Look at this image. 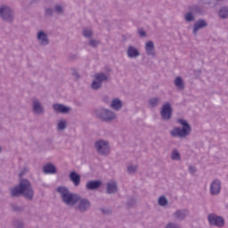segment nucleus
<instances>
[{
    "instance_id": "nucleus-1",
    "label": "nucleus",
    "mask_w": 228,
    "mask_h": 228,
    "mask_svg": "<svg viewBox=\"0 0 228 228\" xmlns=\"http://www.w3.org/2000/svg\"><path fill=\"white\" fill-rule=\"evenodd\" d=\"M10 195L14 198L22 196L26 200H33L35 198V190H33L31 182L28 179H21L18 185L10 189Z\"/></svg>"
},
{
    "instance_id": "nucleus-2",
    "label": "nucleus",
    "mask_w": 228,
    "mask_h": 228,
    "mask_svg": "<svg viewBox=\"0 0 228 228\" xmlns=\"http://www.w3.org/2000/svg\"><path fill=\"white\" fill-rule=\"evenodd\" d=\"M57 193L61 195L63 204H66V206H76V201L77 200L79 194L70 192L69 187L65 186H59L57 188Z\"/></svg>"
},
{
    "instance_id": "nucleus-3",
    "label": "nucleus",
    "mask_w": 228,
    "mask_h": 228,
    "mask_svg": "<svg viewBox=\"0 0 228 228\" xmlns=\"http://www.w3.org/2000/svg\"><path fill=\"white\" fill-rule=\"evenodd\" d=\"M178 124H181L182 128L176 126L170 131L171 136L175 138H186L191 133V126L189 125L188 121L184 119H177Z\"/></svg>"
},
{
    "instance_id": "nucleus-4",
    "label": "nucleus",
    "mask_w": 228,
    "mask_h": 228,
    "mask_svg": "<svg viewBox=\"0 0 228 228\" xmlns=\"http://www.w3.org/2000/svg\"><path fill=\"white\" fill-rule=\"evenodd\" d=\"M94 79L91 84V88L93 90H100V88H102V83H108L111 79V75L110 73L99 72L94 75Z\"/></svg>"
},
{
    "instance_id": "nucleus-5",
    "label": "nucleus",
    "mask_w": 228,
    "mask_h": 228,
    "mask_svg": "<svg viewBox=\"0 0 228 228\" xmlns=\"http://www.w3.org/2000/svg\"><path fill=\"white\" fill-rule=\"evenodd\" d=\"M95 115L102 122H113L117 118V114L110 109L101 108L95 110Z\"/></svg>"
},
{
    "instance_id": "nucleus-6",
    "label": "nucleus",
    "mask_w": 228,
    "mask_h": 228,
    "mask_svg": "<svg viewBox=\"0 0 228 228\" xmlns=\"http://www.w3.org/2000/svg\"><path fill=\"white\" fill-rule=\"evenodd\" d=\"M94 149L100 156H110L111 152L110 142L103 139H99L94 142Z\"/></svg>"
},
{
    "instance_id": "nucleus-7",
    "label": "nucleus",
    "mask_w": 228,
    "mask_h": 228,
    "mask_svg": "<svg viewBox=\"0 0 228 228\" xmlns=\"http://www.w3.org/2000/svg\"><path fill=\"white\" fill-rule=\"evenodd\" d=\"M76 209L79 213H86L92 208V203L90 202V200L86 198L81 197V195L78 194L77 200H76Z\"/></svg>"
},
{
    "instance_id": "nucleus-8",
    "label": "nucleus",
    "mask_w": 228,
    "mask_h": 228,
    "mask_svg": "<svg viewBox=\"0 0 228 228\" xmlns=\"http://www.w3.org/2000/svg\"><path fill=\"white\" fill-rule=\"evenodd\" d=\"M0 17L4 22H13V10L6 4L1 5Z\"/></svg>"
},
{
    "instance_id": "nucleus-9",
    "label": "nucleus",
    "mask_w": 228,
    "mask_h": 228,
    "mask_svg": "<svg viewBox=\"0 0 228 228\" xmlns=\"http://www.w3.org/2000/svg\"><path fill=\"white\" fill-rule=\"evenodd\" d=\"M208 220L209 225H212L213 227H224V225H225V219L215 213L208 214Z\"/></svg>"
},
{
    "instance_id": "nucleus-10",
    "label": "nucleus",
    "mask_w": 228,
    "mask_h": 228,
    "mask_svg": "<svg viewBox=\"0 0 228 228\" xmlns=\"http://www.w3.org/2000/svg\"><path fill=\"white\" fill-rule=\"evenodd\" d=\"M222 191V181L220 179H214L210 183L209 186V193L212 195V197H217V195H220V192Z\"/></svg>"
},
{
    "instance_id": "nucleus-11",
    "label": "nucleus",
    "mask_w": 228,
    "mask_h": 228,
    "mask_svg": "<svg viewBox=\"0 0 228 228\" xmlns=\"http://www.w3.org/2000/svg\"><path fill=\"white\" fill-rule=\"evenodd\" d=\"M37 40L39 45H41L42 47H46V45H49L50 40H49V35L45 33L44 30H39L37 33Z\"/></svg>"
},
{
    "instance_id": "nucleus-12",
    "label": "nucleus",
    "mask_w": 228,
    "mask_h": 228,
    "mask_svg": "<svg viewBox=\"0 0 228 228\" xmlns=\"http://www.w3.org/2000/svg\"><path fill=\"white\" fill-rule=\"evenodd\" d=\"M160 115L163 120L168 121L172 118V105L167 102L162 106Z\"/></svg>"
},
{
    "instance_id": "nucleus-13",
    "label": "nucleus",
    "mask_w": 228,
    "mask_h": 228,
    "mask_svg": "<svg viewBox=\"0 0 228 228\" xmlns=\"http://www.w3.org/2000/svg\"><path fill=\"white\" fill-rule=\"evenodd\" d=\"M189 216L190 210L186 208L178 209L173 213V217L175 218V220H177L178 222H183V220H185L186 217Z\"/></svg>"
},
{
    "instance_id": "nucleus-14",
    "label": "nucleus",
    "mask_w": 228,
    "mask_h": 228,
    "mask_svg": "<svg viewBox=\"0 0 228 228\" xmlns=\"http://www.w3.org/2000/svg\"><path fill=\"white\" fill-rule=\"evenodd\" d=\"M32 110L36 115H44L45 113V109L42 102L38 99H34L32 102Z\"/></svg>"
},
{
    "instance_id": "nucleus-15",
    "label": "nucleus",
    "mask_w": 228,
    "mask_h": 228,
    "mask_svg": "<svg viewBox=\"0 0 228 228\" xmlns=\"http://www.w3.org/2000/svg\"><path fill=\"white\" fill-rule=\"evenodd\" d=\"M208 21L204 19H200L198 20L194 24H193V28H192V33L193 35H197L200 29H204V28H208Z\"/></svg>"
},
{
    "instance_id": "nucleus-16",
    "label": "nucleus",
    "mask_w": 228,
    "mask_h": 228,
    "mask_svg": "<svg viewBox=\"0 0 228 228\" xmlns=\"http://www.w3.org/2000/svg\"><path fill=\"white\" fill-rule=\"evenodd\" d=\"M140 50L133 45H128L126 49V55L130 60H136L140 56Z\"/></svg>"
},
{
    "instance_id": "nucleus-17",
    "label": "nucleus",
    "mask_w": 228,
    "mask_h": 228,
    "mask_svg": "<svg viewBox=\"0 0 228 228\" xmlns=\"http://www.w3.org/2000/svg\"><path fill=\"white\" fill-rule=\"evenodd\" d=\"M101 186H102V181L101 180H91L86 184V188L89 191H95V190H99Z\"/></svg>"
},
{
    "instance_id": "nucleus-18",
    "label": "nucleus",
    "mask_w": 228,
    "mask_h": 228,
    "mask_svg": "<svg viewBox=\"0 0 228 228\" xmlns=\"http://www.w3.org/2000/svg\"><path fill=\"white\" fill-rule=\"evenodd\" d=\"M191 12H193V13H197L198 15H206V12H208V7L206 5H200V4H193L189 8Z\"/></svg>"
},
{
    "instance_id": "nucleus-19",
    "label": "nucleus",
    "mask_w": 228,
    "mask_h": 228,
    "mask_svg": "<svg viewBox=\"0 0 228 228\" xmlns=\"http://www.w3.org/2000/svg\"><path fill=\"white\" fill-rule=\"evenodd\" d=\"M118 184L117 183V182L112 181L107 183V188H106L107 195H113L115 193H118Z\"/></svg>"
},
{
    "instance_id": "nucleus-20",
    "label": "nucleus",
    "mask_w": 228,
    "mask_h": 228,
    "mask_svg": "<svg viewBox=\"0 0 228 228\" xmlns=\"http://www.w3.org/2000/svg\"><path fill=\"white\" fill-rule=\"evenodd\" d=\"M53 110L56 112V113H63V114H67L70 112V107H67L64 104L61 103H54L53 105Z\"/></svg>"
},
{
    "instance_id": "nucleus-21",
    "label": "nucleus",
    "mask_w": 228,
    "mask_h": 228,
    "mask_svg": "<svg viewBox=\"0 0 228 228\" xmlns=\"http://www.w3.org/2000/svg\"><path fill=\"white\" fill-rule=\"evenodd\" d=\"M145 51H146V54L148 56H151V58H154L156 56V50L154 48V42H152V41L146 42Z\"/></svg>"
},
{
    "instance_id": "nucleus-22",
    "label": "nucleus",
    "mask_w": 228,
    "mask_h": 228,
    "mask_svg": "<svg viewBox=\"0 0 228 228\" xmlns=\"http://www.w3.org/2000/svg\"><path fill=\"white\" fill-rule=\"evenodd\" d=\"M69 179L72 181L74 186H79L81 184V175L75 171L69 173Z\"/></svg>"
},
{
    "instance_id": "nucleus-23",
    "label": "nucleus",
    "mask_w": 228,
    "mask_h": 228,
    "mask_svg": "<svg viewBox=\"0 0 228 228\" xmlns=\"http://www.w3.org/2000/svg\"><path fill=\"white\" fill-rule=\"evenodd\" d=\"M122 101H120L118 98H115L110 102V108L115 111H120V110H122Z\"/></svg>"
},
{
    "instance_id": "nucleus-24",
    "label": "nucleus",
    "mask_w": 228,
    "mask_h": 228,
    "mask_svg": "<svg viewBox=\"0 0 228 228\" xmlns=\"http://www.w3.org/2000/svg\"><path fill=\"white\" fill-rule=\"evenodd\" d=\"M45 174H56V166L49 163L43 167Z\"/></svg>"
},
{
    "instance_id": "nucleus-25",
    "label": "nucleus",
    "mask_w": 228,
    "mask_h": 228,
    "mask_svg": "<svg viewBox=\"0 0 228 228\" xmlns=\"http://www.w3.org/2000/svg\"><path fill=\"white\" fill-rule=\"evenodd\" d=\"M218 16L220 19H228V6H221L218 12Z\"/></svg>"
},
{
    "instance_id": "nucleus-26",
    "label": "nucleus",
    "mask_w": 228,
    "mask_h": 228,
    "mask_svg": "<svg viewBox=\"0 0 228 228\" xmlns=\"http://www.w3.org/2000/svg\"><path fill=\"white\" fill-rule=\"evenodd\" d=\"M148 104L150 108H157V106H159V104H161V99L152 97L148 101Z\"/></svg>"
},
{
    "instance_id": "nucleus-27",
    "label": "nucleus",
    "mask_w": 228,
    "mask_h": 228,
    "mask_svg": "<svg viewBox=\"0 0 228 228\" xmlns=\"http://www.w3.org/2000/svg\"><path fill=\"white\" fill-rule=\"evenodd\" d=\"M175 86L178 90H184V82H183V78L181 77H177L175 79Z\"/></svg>"
},
{
    "instance_id": "nucleus-28",
    "label": "nucleus",
    "mask_w": 228,
    "mask_h": 228,
    "mask_svg": "<svg viewBox=\"0 0 228 228\" xmlns=\"http://www.w3.org/2000/svg\"><path fill=\"white\" fill-rule=\"evenodd\" d=\"M183 19L185 22H195V14L191 12H188L184 14Z\"/></svg>"
},
{
    "instance_id": "nucleus-29",
    "label": "nucleus",
    "mask_w": 228,
    "mask_h": 228,
    "mask_svg": "<svg viewBox=\"0 0 228 228\" xmlns=\"http://www.w3.org/2000/svg\"><path fill=\"white\" fill-rule=\"evenodd\" d=\"M54 12L55 13H57V15H63V12H65V9L63 8V4H56L54 5Z\"/></svg>"
},
{
    "instance_id": "nucleus-30",
    "label": "nucleus",
    "mask_w": 228,
    "mask_h": 228,
    "mask_svg": "<svg viewBox=\"0 0 228 228\" xmlns=\"http://www.w3.org/2000/svg\"><path fill=\"white\" fill-rule=\"evenodd\" d=\"M10 208L15 213H20V212L24 211V208L17 205L16 203H11Z\"/></svg>"
},
{
    "instance_id": "nucleus-31",
    "label": "nucleus",
    "mask_w": 228,
    "mask_h": 228,
    "mask_svg": "<svg viewBox=\"0 0 228 228\" xmlns=\"http://www.w3.org/2000/svg\"><path fill=\"white\" fill-rule=\"evenodd\" d=\"M171 159L173 161H179V159H181V153H179L176 149L173 150L171 153Z\"/></svg>"
},
{
    "instance_id": "nucleus-32",
    "label": "nucleus",
    "mask_w": 228,
    "mask_h": 228,
    "mask_svg": "<svg viewBox=\"0 0 228 228\" xmlns=\"http://www.w3.org/2000/svg\"><path fill=\"white\" fill-rule=\"evenodd\" d=\"M57 129H58V131H63V130L67 129V121L60 120L57 124Z\"/></svg>"
},
{
    "instance_id": "nucleus-33",
    "label": "nucleus",
    "mask_w": 228,
    "mask_h": 228,
    "mask_svg": "<svg viewBox=\"0 0 228 228\" xmlns=\"http://www.w3.org/2000/svg\"><path fill=\"white\" fill-rule=\"evenodd\" d=\"M82 35L86 38H92V37H94V31H92V29H84Z\"/></svg>"
},
{
    "instance_id": "nucleus-34",
    "label": "nucleus",
    "mask_w": 228,
    "mask_h": 228,
    "mask_svg": "<svg viewBox=\"0 0 228 228\" xmlns=\"http://www.w3.org/2000/svg\"><path fill=\"white\" fill-rule=\"evenodd\" d=\"M167 204H168V200H167V197L160 196L159 198V206L165 207V206H167Z\"/></svg>"
},
{
    "instance_id": "nucleus-35",
    "label": "nucleus",
    "mask_w": 228,
    "mask_h": 228,
    "mask_svg": "<svg viewBox=\"0 0 228 228\" xmlns=\"http://www.w3.org/2000/svg\"><path fill=\"white\" fill-rule=\"evenodd\" d=\"M136 204H137L136 199L129 198L127 200L126 206H128V208H134V206H136Z\"/></svg>"
},
{
    "instance_id": "nucleus-36",
    "label": "nucleus",
    "mask_w": 228,
    "mask_h": 228,
    "mask_svg": "<svg viewBox=\"0 0 228 228\" xmlns=\"http://www.w3.org/2000/svg\"><path fill=\"white\" fill-rule=\"evenodd\" d=\"M45 13L47 17H53V13H54V10L53 8H46L45 10Z\"/></svg>"
},
{
    "instance_id": "nucleus-37",
    "label": "nucleus",
    "mask_w": 228,
    "mask_h": 228,
    "mask_svg": "<svg viewBox=\"0 0 228 228\" xmlns=\"http://www.w3.org/2000/svg\"><path fill=\"white\" fill-rule=\"evenodd\" d=\"M101 43L96 39H91L89 40V45L91 47H97Z\"/></svg>"
},
{
    "instance_id": "nucleus-38",
    "label": "nucleus",
    "mask_w": 228,
    "mask_h": 228,
    "mask_svg": "<svg viewBox=\"0 0 228 228\" xmlns=\"http://www.w3.org/2000/svg\"><path fill=\"white\" fill-rule=\"evenodd\" d=\"M14 227L16 228H24V222L20 220L14 221Z\"/></svg>"
},
{
    "instance_id": "nucleus-39",
    "label": "nucleus",
    "mask_w": 228,
    "mask_h": 228,
    "mask_svg": "<svg viewBox=\"0 0 228 228\" xmlns=\"http://www.w3.org/2000/svg\"><path fill=\"white\" fill-rule=\"evenodd\" d=\"M137 167L136 166H128L127 172L128 174H134L136 172Z\"/></svg>"
},
{
    "instance_id": "nucleus-40",
    "label": "nucleus",
    "mask_w": 228,
    "mask_h": 228,
    "mask_svg": "<svg viewBox=\"0 0 228 228\" xmlns=\"http://www.w3.org/2000/svg\"><path fill=\"white\" fill-rule=\"evenodd\" d=\"M165 228H181V225L175 223H168Z\"/></svg>"
},
{
    "instance_id": "nucleus-41",
    "label": "nucleus",
    "mask_w": 228,
    "mask_h": 228,
    "mask_svg": "<svg viewBox=\"0 0 228 228\" xmlns=\"http://www.w3.org/2000/svg\"><path fill=\"white\" fill-rule=\"evenodd\" d=\"M100 211L103 213V215H111V209L110 208H101Z\"/></svg>"
},
{
    "instance_id": "nucleus-42",
    "label": "nucleus",
    "mask_w": 228,
    "mask_h": 228,
    "mask_svg": "<svg viewBox=\"0 0 228 228\" xmlns=\"http://www.w3.org/2000/svg\"><path fill=\"white\" fill-rule=\"evenodd\" d=\"M72 76H73V77H75L76 79H79V77H80L79 73H78L77 70H76V69L73 70Z\"/></svg>"
},
{
    "instance_id": "nucleus-43",
    "label": "nucleus",
    "mask_w": 228,
    "mask_h": 228,
    "mask_svg": "<svg viewBox=\"0 0 228 228\" xmlns=\"http://www.w3.org/2000/svg\"><path fill=\"white\" fill-rule=\"evenodd\" d=\"M189 172H190V174H195V172H197V167H195L193 166H190Z\"/></svg>"
},
{
    "instance_id": "nucleus-44",
    "label": "nucleus",
    "mask_w": 228,
    "mask_h": 228,
    "mask_svg": "<svg viewBox=\"0 0 228 228\" xmlns=\"http://www.w3.org/2000/svg\"><path fill=\"white\" fill-rule=\"evenodd\" d=\"M28 174V169L24 168L22 171L20 172L19 175L20 177H22L23 175H26Z\"/></svg>"
},
{
    "instance_id": "nucleus-45",
    "label": "nucleus",
    "mask_w": 228,
    "mask_h": 228,
    "mask_svg": "<svg viewBox=\"0 0 228 228\" xmlns=\"http://www.w3.org/2000/svg\"><path fill=\"white\" fill-rule=\"evenodd\" d=\"M139 35L140 37H147V33H145L143 30H139Z\"/></svg>"
},
{
    "instance_id": "nucleus-46",
    "label": "nucleus",
    "mask_w": 228,
    "mask_h": 228,
    "mask_svg": "<svg viewBox=\"0 0 228 228\" xmlns=\"http://www.w3.org/2000/svg\"><path fill=\"white\" fill-rule=\"evenodd\" d=\"M0 152H3V147L0 146Z\"/></svg>"
}]
</instances>
